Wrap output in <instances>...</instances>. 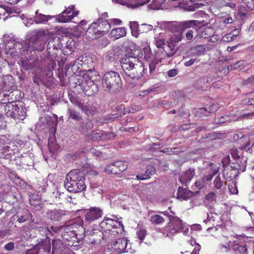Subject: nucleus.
Segmentation results:
<instances>
[{"mask_svg": "<svg viewBox=\"0 0 254 254\" xmlns=\"http://www.w3.org/2000/svg\"><path fill=\"white\" fill-rule=\"evenodd\" d=\"M121 64L123 70L131 79L137 80L142 77L144 67L138 58L126 55Z\"/></svg>", "mask_w": 254, "mask_h": 254, "instance_id": "obj_1", "label": "nucleus"}, {"mask_svg": "<svg viewBox=\"0 0 254 254\" xmlns=\"http://www.w3.org/2000/svg\"><path fill=\"white\" fill-rule=\"evenodd\" d=\"M64 187L69 192H78L86 189L85 177L79 170L70 171L64 181Z\"/></svg>", "mask_w": 254, "mask_h": 254, "instance_id": "obj_2", "label": "nucleus"}, {"mask_svg": "<svg viewBox=\"0 0 254 254\" xmlns=\"http://www.w3.org/2000/svg\"><path fill=\"white\" fill-rule=\"evenodd\" d=\"M47 30H34L31 32L27 42L24 43L25 50L30 51H42L45 48Z\"/></svg>", "mask_w": 254, "mask_h": 254, "instance_id": "obj_3", "label": "nucleus"}, {"mask_svg": "<svg viewBox=\"0 0 254 254\" xmlns=\"http://www.w3.org/2000/svg\"><path fill=\"white\" fill-rule=\"evenodd\" d=\"M102 85L106 92L113 93L119 91L122 86L120 74L112 70L106 72L102 77Z\"/></svg>", "mask_w": 254, "mask_h": 254, "instance_id": "obj_4", "label": "nucleus"}, {"mask_svg": "<svg viewBox=\"0 0 254 254\" xmlns=\"http://www.w3.org/2000/svg\"><path fill=\"white\" fill-rule=\"evenodd\" d=\"M168 218L170 222L163 230L164 236L171 237L180 232H183L184 234L188 233L189 229L185 228V225L181 219L172 215H168Z\"/></svg>", "mask_w": 254, "mask_h": 254, "instance_id": "obj_5", "label": "nucleus"}, {"mask_svg": "<svg viewBox=\"0 0 254 254\" xmlns=\"http://www.w3.org/2000/svg\"><path fill=\"white\" fill-rule=\"evenodd\" d=\"M84 70L86 72L83 76L85 81L82 82V89L86 95L91 96L98 92V85L94 82V76H96L97 72L93 69Z\"/></svg>", "mask_w": 254, "mask_h": 254, "instance_id": "obj_6", "label": "nucleus"}, {"mask_svg": "<svg viewBox=\"0 0 254 254\" xmlns=\"http://www.w3.org/2000/svg\"><path fill=\"white\" fill-rule=\"evenodd\" d=\"M102 231H109L112 234L122 233L124 231L123 224L120 221L105 218L99 224Z\"/></svg>", "mask_w": 254, "mask_h": 254, "instance_id": "obj_7", "label": "nucleus"}, {"mask_svg": "<svg viewBox=\"0 0 254 254\" xmlns=\"http://www.w3.org/2000/svg\"><path fill=\"white\" fill-rule=\"evenodd\" d=\"M111 29L110 24L108 20L103 18H98L97 21L93 22L88 29V32L94 34L104 35Z\"/></svg>", "mask_w": 254, "mask_h": 254, "instance_id": "obj_8", "label": "nucleus"}, {"mask_svg": "<svg viewBox=\"0 0 254 254\" xmlns=\"http://www.w3.org/2000/svg\"><path fill=\"white\" fill-rule=\"evenodd\" d=\"M5 114L7 117L13 119L23 120L26 116L25 109L23 107L19 108L16 105L8 104L4 106Z\"/></svg>", "mask_w": 254, "mask_h": 254, "instance_id": "obj_9", "label": "nucleus"}, {"mask_svg": "<svg viewBox=\"0 0 254 254\" xmlns=\"http://www.w3.org/2000/svg\"><path fill=\"white\" fill-rule=\"evenodd\" d=\"M231 154L232 157L236 160L235 163H232L230 166L234 169L237 170L238 172H244L246 168L247 159V157L242 156V153L236 148L231 149Z\"/></svg>", "mask_w": 254, "mask_h": 254, "instance_id": "obj_10", "label": "nucleus"}, {"mask_svg": "<svg viewBox=\"0 0 254 254\" xmlns=\"http://www.w3.org/2000/svg\"><path fill=\"white\" fill-rule=\"evenodd\" d=\"M201 25L202 23L199 21L190 20L171 23L169 29L173 31H183L186 29L190 28L197 29V28H199Z\"/></svg>", "mask_w": 254, "mask_h": 254, "instance_id": "obj_11", "label": "nucleus"}, {"mask_svg": "<svg viewBox=\"0 0 254 254\" xmlns=\"http://www.w3.org/2000/svg\"><path fill=\"white\" fill-rule=\"evenodd\" d=\"M25 48L22 43L16 42L14 40H10L5 46L6 54H10L12 56H18L22 55L25 51Z\"/></svg>", "mask_w": 254, "mask_h": 254, "instance_id": "obj_12", "label": "nucleus"}, {"mask_svg": "<svg viewBox=\"0 0 254 254\" xmlns=\"http://www.w3.org/2000/svg\"><path fill=\"white\" fill-rule=\"evenodd\" d=\"M75 6L71 5L66 8L61 13L55 16L56 20L60 23H66L70 21L79 13L75 11Z\"/></svg>", "mask_w": 254, "mask_h": 254, "instance_id": "obj_13", "label": "nucleus"}, {"mask_svg": "<svg viewBox=\"0 0 254 254\" xmlns=\"http://www.w3.org/2000/svg\"><path fill=\"white\" fill-rule=\"evenodd\" d=\"M76 228V225H67L64 228L62 236L64 240L68 242L67 245L69 246H74V242H77V233L75 230Z\"/></svg>", "mask_w": 254, "mask_h": 254, "instance_id": "obj_14", "label": "nucleus"}, {"mask_svg": "<svg viewBox=\"0 0 254 254\" xmlns=\"http://www.w3.org/2000/svg\"><path fill=\"white\" fill-rule=\"evenodd\" d=\"M63 36L51 37L47 44V52L49 55L56 54V51L63 47L62 42H64Z\"/></svg>", "mask_w": 254, "mask_h": 254, "instance_id": "obj_15", "label": "nucleus"}, {"mask_svg": "<svg viewBox=\"0 0 254 254\" xmlns=\"http://www.w3.org/2000/svg\"><path fill=\"white\" fill-rule=\"evenodd\" d=\"M127 164L122 161H117L107 166L105 171L108 174H119L127 169Z\"/></svg>", "mask_w": 254, "mask_h": 254, "instance_id": "obj_16", "label": "nucleus"}, {"mask_svg": "<svg viewBox=\"0 0 254 254\" xmlns=\"http://www.w3.org/2000/svg\"><path fill=\"white\" fill-rule=\"evenodd\" d=\"M103 215V212L101 208L96 207H91L89 209L87 210L85 213V220L91 222L102 217Z\"/></svg>", "mask_w": 254, "mask_h": 254, "instance_id": "obj_17", "label": "nucleus"}, {"mask_svg": "<svg viewBox=\"0 0 254 254\" xmlns=\"http://www.w3.org/2000/svg\"><path fill=\"white\" fill-rule=\"evenodd\" d=\"M63 40L65 41L62 42L63 47L61 51L64 55H69L73 51L75 42L73 39L65 36L64 37Z\"/></svg>", "mask_w": 254, "mask_h": 254, "instance_id": "obj_18", "label": "nucleus"}, {"mask_svg": "<svg viewBox=\"0 0 254 254\" xmlns=\"http://www.w3.org/2000/svg\"><path fill=\"white\" fill-rule=\"evenodd\" d=\"M127 240L126 238L118 239L111 244L112 248L120 253L126 252V249L127 245Z\"/></svg>", "mask_w": 254, "mask_h": 254, "instance_id": "obj_19", "label": "nucleus"}, {"mask_svg": "<svg viewBox=\"0 0 254 254\" xmlns=\"http://www.w3.org/2000/svg\"><path fill=\"white\" fill-rule=\"evenodd\" d=\"M195 174L194 169L190 168L184 172L179 177V181L182 184L187 185L189 183Z\"/></svg>", "mask_w": 254, "mask_h": 254, "instance_id": "obj_20", "label": "nucleus"}, {"mask_svg": "<svg viewBox=\"0 0 254 254\" xmlns=\"http://www.w3.org/2000/svg\"><path fill=\"white\" fill-rule=\"evenodd\" d=\"M208 78L203 76L196 79L194 83V87L199 90H205L209 86Z\"/></svg>", "mask_w": 254, "mask_h": 254, "instance_id": "obj_21", "label": "nucleus"}, {"mask_svg": "<svg viewBox=\"0 0 254 254\" xmlns=\"http://www.w3.org/2000/svg\"><path fill=\"white\" fill-rule=\"evenodd\" d=\"M54 17H55V16L45 15L41 13L38 12V10H37L35 12V15L33 18L34 21L36 24H40L45 23Z\"/></svg>", "mask_w": 254, "mask_h": 254, "instance_id": "obj_22", "label": "nucleus"}, {"mask_svg": "<svg viewBox=\"0 0 254 254\" xmlns=\"http://www.w3.org/2000/svg\"><path fill=\"white\" fill-rule=\"evenodd\" d=\"M209 50L208 46L205 45H199L196 46H194L190 49V52L194 55L200 56L204 55L205 52Z\"/></svg>", "mask_w": 254, "mask_h": 254, "instance_id": "obj_23", "label": "nucleus"}, {"mask_svg": "<svg viewBox=\"0 0 254 254\" xmlns=\"http://www.w3.org/2000/svg\"><path fill=\"white\" fill-rule=\"evenodd\" d=\"M67 116H68V119L73 120L76 122H80L82 120V117L80 113L73 108H69L67 109Z\"/></svg>", "mask_w": 254, "mask_h": 254, "instance_id": "obj_24", "label": "nucleus"}, {"mask_svg": "<svg viewBox=\"0 0 254 254\" xmlns=\"http://www.w3.org/2000/svg\"><path fill=\"white\" fill-rule=\"evenodd\" d=\"M127 35V29L125 27H120L114 28L110 33L112 38L114 39H118L120 38L124 37Z\"/></svg>", "mask_w": 254, "mask_h": 254, "instance_id": "obj_25", "label": "nucleus"}, {"mask_svg": "<svg viewBox=\"0 0 254 254\" xmlns=\"http://www.w3.org/2000/svg\"><path fill=\"white\" fill-rule=\"evenodd\" d=\"M193 195V192L188 189H184L183 187H179L178 190V198L182 199H187Z\"/></svg>", "mask_w": 254, "mask_h": 254, "instance_id": "obj_26", "label": "nucleus"}, {"mask_svg": "<svg viewBox=\"0 0 254 254\" xmlns=\"http://www.w3.org/2000/svg\"><path fill=\"white\" fill-rule=\"evenodd\" d=\"M87 60L86 56H82L79 57L77 60L75 61L72 64V70L73 71L75 70L76 72L80 73L81 69L79 68L78 65H80L82 66L83 64H86V62Z\"/></svg>", "mask_w": 254, "mask_h": 254, "instance_id": "obj_27", "label": "nucleus"}, {"mask_svg": "<svg viewBox=\"0 0 254 254\" xmlns=\"http://www.w3.org/2000/svg\"><path fill=\"white\" fill-rule=\"evenodd\" d=\"M48 217L53 221H59L63 216L65 212L61 210H50L47 212Z\"/></svg>", "mask_w": 254, "mask_h": 254, "instance_id": "obj_28", "label": "nucleus"}, {"mask_svg": "<svg viewBox=\"0 0 254 254\" xmlns=\"http://www.w3.org/2000/svg\"><path fill=\"white\" fill-rule=\"evenodd\" d=\"M93 233L94 234L92 235L91 239L93 243L94 244H100L104 243L105 236L104 235L103 232L100 231H96V232Z\"/></svg>", "mask_w": 254, "mask_h": 254, "instance_id": "obj_29", "label": "nucleus"}, {"mask_svg": "<svg viewBox=\"0 0 254 254\" xmlns=\"http://www.w3.org/2000/svg\"><path fill=\"white\" fill-rule=\"evenodd\" d=\"M167 0H153L149 5L150 8L154 10L163 9L165 8V2Z\"/></svg>", "mask_w": 254, "mask_h": 254, "instance_id": "obj_30", "label": "nucleus"}, {"mask_svg": "<svg viewBox=\"0 0 254 254\" xmlns=\"http://www.w3.org/2000/svg\"><path fill=\"white\" fill-rule=\"evenodd\" d=\"M154 41L155 45L158 48L162 49L165 46V45H166L163 37V34L162 33H160L158 35L155 36Z\"/></svg>", "mask_w": 254, "mask_h": 254, "instance_id": "obj_31", "label": "nucleus"}, {"mask_svg": "<svg viewBox=\"0 0 254 254\" xmlns=\"http://www.w3.org/2000/svg\"><path fill=\"white\" fill-rule=\"evenodd\" d=\"M140 25H139L136 21H133L130 23V28L131 31V34L135 37H137L140 34V31H139Z\"/></svg>", "mask_w": 254, "mask_h": 254, "instance_id": "obj_32", "label": "nucleus"}, {"mask_svg": "<svg viewBox=\"0 0 254 254\" xmlns=\"http://www.w3.org/2000/svg\"><path fill=\"white\" fill-rule=\"evenodd\" d=\"M30 213L28 210L25 209L23 210L22 214H20L19 212L17 213L16 217L18 218L17 221L19 223H23L27 221L29 218Z\"/></svg>", "mask_w": 254, "mask_h": 254, "instance_id": "obj_33", "label": "nucleus"}, {"mask_svg": "<svg viewBox=\"0 0 254 254\" xmlns=\"http://www.w3.org/2000/svg\"><path fill=\"white\" fill-rule=\"evenodd\" d=\"M150 221L153 224H160L164 222L165 219L159 214H155L150 217Z\"/></svg>", "mask_w": 254, "mask_h": 254, "instance_id": "obj_34", "label": "nucleus"}, {"mask_svg": "<svg viewBox=\"0 0 254 254\" xmlns=\"http://www.w3.org/2000/svg\"><path fill=\"white\" fill-rule=\"evenodd\" d=\"M37 229L41 235L45 236L47 239H49L50 236L53 235L52 231H50L48 227L40 226Z\"/></svg>", "mask_w": 254, "mask_h": 254, "instance_id": "obj_35", "label": "nucleus"}, {"mask_svg": "<svg viewBox=\"0 0 254 254\" xmlns=\"http://www.w3.org/2000/svg\"><path fill=\"white\" fill-rule=\"evenodd\" d=\"M172 32H175L176 33L173 34L170 39V40L175 42L178 44L179 41H181L182 39V32L179 31H173Z\"/></svg>", "mask_w": 254, "mask_h": 254, "instance_id": "obj_36", "label": "nucleus"}, {"mask_svg": "<svg viewBox=\"0 0 254 254\" xmlns=\"http://www.w3.org/2000/svg\"><path fill=\"white\" fill-rule=\"evenodd\" d=\"M52 246L53 251H61L63 248L62 242L59 239H53L52 240Z\"/></svg>", "mask_w": 254, "mask_h": 254, "instance_id": "obj_37", "label": "nucleus"}, {"mask_svg": "<svg viewBox=\"0 0 254 254\" xmlns=\"http://www.w3.org/2000/svg\"><path fill=\"white\" fill-rule=\"evenodd\" d=\"M232 249L235 251H238L240 253L246 254L247 252V250L246 248V246L241 245V244L235 243L232 246Z\"/></svg>", "mask_w": 254, "mask_h": 254, "instance_id": "obj_38", "label": "nucleus"}, {"mask_svg": "<svg viewBox=\"0 0 254 254\" xmlns=\"http://www.w3.org/2000/svg\"><path fill=\"white\" fill-rule=\"evenodd\" d=\"M231 168V170H229V168H226V167H225L223 171V175L225 180H229V179H231V178L234 177L236 176L235 174H232V170L234 171L236 170L233 169L232 168Z\"/></svg>", "mask_w": 254, "mask_h": 254, "instance_id": "obj_39", "label": "nucleus"}, {"mask_svg": "<svg viewBox=\"0 0 254 254\" xmlns=\"http://www.w3.org/2000/svg\"><path fill=\"white\" fill-rule=\"evenodd\" d=\"M232 116L226 115L216 119L215 122L217 124H223L227 122H231L232 120Z\"/></svg>", "mask_w": 254, "mask_h": 254, "instance_id": "obj_40", "label": "nucleus"}, {"mask_svg": "<svg viewBox=\"0 0 254 254\" xmlns=\"http://www.w3.org/2000/svg\"><path fill=\"white\" fill-rule=\"evenodd\" d=\"M156 172V169L152 165H148L147 166L146 170L144 176L145 179H148L150 178V176L154 174Z\"/></svg>", "mask_w": 254, "mask_h": 254, "instance_id": "obj_41", "label": "nucleus"}, {"mask_svg": "<svg viewBox=\"0 0 254 254\" xmlns=\"http://www.w3.org/2000/svg\"><path fill=\"white\" fill-rule=\"evenodd\" d=\"M250 145L251 140L249 139L244 145L240 146L239 147V149L241 150H245L246 151V152L249 153H252V150L251 148L254 147V142L253 143V144L251 145V147H248Z\"/></svg>", "mask_w": 254, "mask_h": 254, "instance_id": "obj_42", "label": "nucleus"}, {"mask_svg": "<svg viewBox=\"0 0 254 254\" xmlns=\"http://www.w3.org/2000/svg\"><path fill=\"white\" fill-rule=\"evenodd\" d=\"M177 45L178 44H176L175 42H173L170 40L167 42L166 45L168 46V47H169L170 50L172 51V53L174 54V55L179 50V48L177 47Z\"/></svg>", "mask_w": 254, "mask_h": 254, "instance_id": "obj_43", "label": "nucleus"}, {"mask_svg": "<svg viewBox=\"0 0 254 254\" xmlns=\"http://www.w3.org/2000/svg\"><path fill=\"white\" fill-rule=\"evenodd\" d=\"M149 1L150 0H131V2H134V3L130 4V6L132 8H134L138 6L143 5Z\"/></svg>", "mask_w": 254, "mask_h": 254, "instance_id": "obj_44", "label": "nucleus"}, {"mask_svg": "<svg viewBox=\"0 0 254 254\" xmlns=\"http://www.w3.org/2000/svg\"><path fill=\"white\" fill-rule=\"evenodd\" d=\"M153 29V26L150 24H142L140 25V33H147Z\"/></svg>", "mask_w": 254, "mask_h": 254, "instance_id": "obj_45", "label": "nucleus"}, {"mask_svg": "<svg viewBox=\"0 0 254 254\" xmlns=\"http://www.w3.org/2000/svg\"><path fill=\"white\" fill-rule=\"evenodd\" d=\"M212 111L204 108H198L196 110V115L199 117L207 116Z\"/></svg>", "mask_w": 254, "mask_h": 254, "instance_id": "obj_46", "label": "nucleus"}, {"mask_svg": "<svg viewBox=\"0 0 254 254\" xmlns=\"http://www.w3.org/2000/svg\"><path fill=\"white\" fill-rule=\"evenodd\" d=\"M213 185L216 189H220L223 186V182L221 181V178L217 176L215 178L213 181Z\"/></svg>", "mask_w": 254, "mask_h": 254, "instance_id": "obj_47", "label": "nucleus"}, {"mask_svg": "<svg viewBox=\"0 0 254 254\" xmlns=\"http://www.w3.org/2000/svg\"><path fill=\"white\" fill-rule=\"evenodd\" d=\"M136 234L138 239L143 241L146 235V231L144 229H140L137 231Z\"/></svg>", "mask_w": 254, "mask_h": 254, "instance_id": "obj_48", "label": "nucleus"}, {"mask_svg": "<svg viewBox=\"0 0 254 254\" xmlns=\"http://www.w3.org/2000/svg\"><path fill=\"white\" fill-rule=\"evenodd\" d=\"M205 199L208 201H216V196L214 192H210L205 196Z\"/></svg>", "mask_w": 254, "mask_h": 254, "instance_id": "obj_49", "label": "nucleus"}, {"mask_svg": "<svg viewBox=\"0 0 254 254\" xmlns=\"http://www.w3.org/2000/svg\"><path fill=\"white\" fill-rule=\"evenodd\" d=\"M228 188L230 191L233 194H236L238 192L237 187L234 183L229 184Z\"/></svg>", "mask_w": 254, "mask_h": 254, "instance_id": "obj_50", "label": "nucleus"}, {"mask_svg": "<svg viewBox=\"0 0 254 254\" xmlns=\"http://www.w3.org/2000/svg\"><path fill=\"white\" fill-rule=\"evenodd\" d=\"M70 101L74 105L79 107L82 104L75 97L71 96L69 98Z\"/></svg>", "mask_w": 254, "mask_h": 254, "instance_id": "obj_51", "label": "nucleus"}, {"mask_svg": "<svg viewBox=\"0 0 254 254\" xmlns=\"http://www.w3.org/2000/svg\"><path fill=\"white\" fill-rule=\"evenodd\" d=\"M109 44V41L107 38H104L99 41V46L101 48L105 47Z\"/></svg>", "mask_w": 254, "mask_h": 254, "instance_id": "obj_52", "label": "nucleus"}, {"mask_svg": "<svg viewBox=\"0 0 254 254\" xmlns=\"http://www.w3.org/2000/svg\"><path fill=\"white\" fill-rule=\"evenodd\" d=\"M162 49H163V51L165 53L167 57L170 58L174 56V54L172 53V51L170 50V49L166 45H165V46Z\"/></svg>", "mask_w": 254, "mask_h": 254, "instance_id": "obj_53", "label": "nucleus"}, {"mask_svg": "<svg viewBox=\"0 0 254 254\" xmlns=\"http://www.w3.org/2000/svg\"><path fill=\"white\" fill-rule=\"evenodd\" d=\"M4 248L8 251H12L14 248V244L12 242H10L4 245Z\"/></svg>", "mask_w": 254, "mask_h": 254, "instance_id": "obj_54", "label": "nucleus"}, {"mask_svg": "<svg viewBox=\"0 0 254 254\" xmlns=\"http://www.w3.org/2000/svg\"><path fill=\"white\" fill-rule=\"evenodd\" d=\"M172 2H175V3H173L172 4L174 5V6L177 7H182L183 6V3H184L185 0H171Z\"/></svg>", "mask_w": 254, "mask_h": 254, "instance_id": "obj_55", "label": "nucleus"}, {"mask_svg": "<svg viewBox=\"0 0 254 254\" xmlns=\"http://www.w3.org/2000/svg\"><path fill=\"white\" fill-rule=\"evenodd\" d=\"M79 108L86 115H88L90 114L89 107L87 106L84 105L83 103Z\"/></svg>", "mask_w": 254, "mask_h": 254, "instance_id": "obj_56", "label": "nucleus"}, {"mask_svg": "<svg viewBox=\"0 0 254 254\" xmlns=\"http://www.w3.org/2000/svg\"><path fill=\"white\" fill-rule=\"evenodd\" d=\"M110 24V27H111V24L113 25H119L121 24L122 21L119 19H110L107 20Z\"/></svg>", "mask_w": 254, "mask_h": 254, "instance_id": "obj_57", "label": "nucleus"}, {"mask_svg": "<svg viewBox=\"0 0 254 254\" xmlns=\"http://www.w3.org/2000/svg\"><path fill=\"white\" fill-rule=\"evenodd\" d=\"M223 167L227 166L230 163V158L229 155H227L224 157L222 160Z\"/></svg>", "mask_w": 254, "mask_h": 254, "instance_id": "obj_58", "label": "nucleus"}, {"mask_svg": "<svg viewBox=\"0 0 254 254\" xmlns=\"http://www.w3.org/2000/svg\"><path fill=\"white\" fill-rule=\"evenodd\" d=\"M193 31L192 30H189L186 34V37L187 40H191L193 37Z\"/></svg>", "mask_w": 254, "mask_h": 254, "instance_id": "obj_59", "label": "nucleus"}, {"mask_svg": "<svg viewBox=\"0 0 254 254\" xmlns=\"http://www.w3.org/2000/svg\"><path fill=\"white\" fill-rule=\"evenodd\" d=\"M178 73V70L176 69H172L168 71V76L170 77H172L176 75Z\"/></svg>", "mask_w": 254, "mask_h": 254, "instance_id": "obj_60", "label": "nucleus"}, {"mask_svg": "<svg viewBox=\"0 0 254 254\" xmlns=\"http://www.w3.org/2000/svg\"><path fill=\"white\" fill-rule=\"evenodd\" d=\"M116 2L121 4L122 5L127 4L129 2H131V0H113Z\"/></svg>", "mask_w": 254, "mask_h": 254, "instance_id": "obj_61", "label": "nucleus"}, {"mask_svg": "<svg viewBox=\"0 0 254 254\" xmlns=\"http://www.w3.org/2000/svg\"><path fill=\"white\" fill-rule=\"evenodd\" d=\"M34 19L33 20L32 18L27 19L25 20H24L23 23L26 26H30L33 23Z\"/></svg>", "mask_w": 254, "mask_h": 254, "instance_id": "obj_62", "label": "nucleus"}, {"mask_svg": "<svg viewBox=\"0 0 254 254\" xmlns=\"http://www.w3.org/2000/svg\"><path fill=\"white\" fill-rule=\"evenodd\" d=\"M214 164L213 163H210L209 164V166L211 168V173H212V175L213 176L215 174H217V173L219 171V168L218 167H216V168H214V169H212V168L213 167V166H214Z\"/></svg>", "mask_w": 254, "mask_h": 254, "instance_id": "obj_63", "label": "nucleus"}, {"mask_svg": "<svg viewBox=\"0 0 254 254\" xmlns=\"http://www.w3.org/2000/svg\"><path fill=\"white\" fill-rule=\"evenodd\" d=\"M195 187L198 190L202 189L203 187V184L202 181L200 180H197L195 183Z\"/></svg>", "mask_w": 254, "mask_h": 254, "instance_id": "obj_64", "label": "nucleus"}]
</instances>
